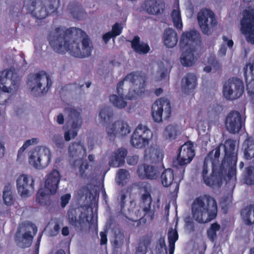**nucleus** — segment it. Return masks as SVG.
I'll return each instance as SVG.
<instances>
[{
	"mask_svg": "<svg viewBox=\"0 0 254 254\" xmlns=\"http://www.w3.org/2000/svg\"><path fill=\"white\" fill-rule=\"evenodd\" d=\"M124 238L125 236L123 233H119L115 234V240L113 243L114 247L116 248H120L124 243Z\"/></svg>",
	"mask_w": 254,
	"mask_h": 254,
	"instance_id": "45",
	"label": "nucleus"
},
{
	"mask_svg": "<svg viewBox=\"0 0 254 254\" xmlns=\"http://www.w3.org/2000/svg\"><path fill=\"white\" fill-rule=\"evenodd\" d=\"M152 137V133L146 126L139 124L135 129L131 135L130 142L136 148H143L148 145Z\"/></svg>",
	"mask_w": 254,
	"mask_h": 254,
	"instance_id": "13",
	"label": "nucleus"
},
{
	"mask_svg": "<svg viewBox=\"0 0 254 254\" xmlns=\"http://www.w3.org/2000/svg\"><path fill=\"white\" fill-rule=\"evenodd\" d=\"M178 127L177 125H170L167 126L164 131V136L168 139H176L178 135Z\"/></svg>",
	"mask_w": 254,
	"mask_h": 254,
	"instance_id": "36",
	"label": "nucleus"
},
{
	"mask_svg": "<svg viewBox=\"0 0 254 254\" xmlns=\"http://www.w3.org/2000/svg\"><path fill=\"white\" fill-rule=\"evenodd\" d=\"M223 40L224 42H226L227 46L232 48L234 45L233 41L232 39H229L228 38L225 36H223Z\"/></svg>",
	"mask_w": 254,
	"mask_h": 254,
	"instance_id": "57",
	"label": "nucleus"
},
{
	"mask_svg": "<svg viewBox=\"0 0 254 254\" xmlns=\"http://www.w3.org/2000/svg\"><path fill=\"white\" fill-rule=\"evenodd\" d=\"M138 157L136 155L128 156L127 158V163L129 165L134 166L137 164Z\"/></svg>",
	"mask_w": 254,
	"mask_h": 254,
	"instance_id": "52",
	"label": "nucleus"
},
{
	"mask_svg": "<svg viewBox=\"0 0 254 254\" xmlns=\"http://www.w3.org/2000/svg\"><path fill=\"white\" fill-rule=\"evenodd\" d=\"M157 247L158 248V251L160 253L163 252V250L164 249L166 254H167V250L164 237H161L159 239L157 242Z\"/></svg>",
	"mask_w": 254,
	"mask_h": 254,
	"instance_id": "47",
	"label": "nucleus"
},
{
	"mask_svg": "<svg viewBox=\"0 0 254 254\" xmlns=\"http://www.w3.org/2000/svg\"><path fill=\"white\" fill-rule=\"evenodd\" d=\"M147 77L146 74L141 71H135L127 74L122 80L117 84V92L119 96L113 94L110 97V101L113 105L120 109L125 108L127 103L125 99L132 100L133 96H124L123 85L125 81L129 82L133 86H138V89L144 88Z\"/></svg>",
	"mask_w": 254,
	"mask_h": 254,
	"instance_id": "4",
	"label": "nucleus"
},
{
	"mask_svg": "<svg viewBox=\"0 0 254 254\" xmlns=\"http://www.w3.org/2000/svg\"><path fill=\"white\" fill-rule=\"evenodd\" d=\"M167 70L162 71L160 75L159 79L160 80L164 79L167 76Z\"/></svg>",
	"mask_w": 254,
	"mask_h": 254,
	"instance_id": "64",
	"label": "nucleus"
},
{
	"mask_svg": "<svg viewBox=\"0 0 254 254\" xmlns=\"http://www.w3.org/2000/svg\"><path fill=\"white\" fill-rule=\"evenodd\" d=\"M241 25V32L246 41L254 45V9L244 11Z\"/></svg>",
	"mask_w": 254,
	"mask_h": 254,
	"instance_id": "15",
	"label": "nucleus"
},
{
	"mask_svg": "<svg viewBox=\"0 0 254 254\" xmlns=\"http://www.w3.org/2000/svg\"><path fill=\"white\" fill-rule=\"evenodd\" d=\"M123 28L118 23H116L112 27V31L113 34L115 37L120 35L122 32Z\"/></svg>",
	"mask_w": 254,
	"mask_h": 254,
	"instance_id": "48",
	"label": "nucleus"
},
{
	"mask_svg": "<svg viewBox=\"0 0 254 254\" xmlns=\"http://www.w3.org/2000/svg\"><path fill=\"white\" fill-rule=\"evenodd\" d=\"M254 68V66L253 64L249 63L246 64V65L244 67V73L246 78H247V76L249 72L251 74H253Z\"/></svg>",
	"mask_w": 254,
	"mask_h": 254,
	"instance_id": "50",
	"label": "nucleus"
},
{
	"mask_svg": "<svg viewBox=\"0 0 254 254\" xmlns=\"http://www.w3.org/2000/svg\"><path fill=\"white\" fill-rule=\"evenodd\" d=\"M186 229L190 232H193L194 231V225L193 221H188L186 222L185 225Z\"/></svg>",
	"mask_w": 254,
	"mask_h": 254,
	"instance_id": "55",
	"label": "nucleus"
},
{
	"mask_svg": "<svg viewBox=\"0 0 254 254\" xmlns=\"http://www.w3.org/2000/svg\"><path fill=\"white\" fill-rule=\"evenodd\" d=\"M64 112L67 115L68 122H71V129L66 131L64 134L65 141H69L77 135L78 131L82 124V120L80 112L74 108H65Z\"/></svg>",
	"mask_w": 254,
	"mask_h": 254,
	"instance_id": "10",
	"label": "nucleus"
},
{
	"mask_svg": "<svg viewBox=\"0 0 254 254\" xmlns=\"http://www.w3.org/2000/svg\"><path fill=\"white\" fill-rule=\"evenodd\" d=\"M244 92L243 81L236 77L228 79L223 88V94L227 100H232L240 97Z\"/></svg>",
	"mask_w": 254,
	"mask_h": 254,
	"instance_id": "12",
	"label": "nucleus"
},
{
	"mask_svg": "<svg viewBox=\"0 0 254 254\" xmlns=\"http://www.w3.org/2000/svg\"><path fill=\"white\" fill-rule=\"evenodd\" d=\"M107 132L110 139H114L116 136H126L130 131V127L127 123L122 120H118L112 125L107 127Z\"/></svg>",
	"mask_w": 254,
	"mask_h": 254,
	"instance_id": "20",
	"label": "nucleus"
},
{
	"mask_svg": "<svg viewBox=\"0 0 254 254\" xmlns=\"http://www.w3.org/2000/svg\"><path fill=\"white\" fill-rule=\"evenodd\" d=\"M220 155V149L219 147H217L215 149L214 159H218Z\"/></svg>",
	"mask_w": 254,
	"mask_h": 254,
	"instance_id": "63",
	"label": "nucleus"
},
{
	"mask_svg": "<svg viewBox=\"0 0 254 254\" xmlns=\"http://www.w3.org/2000/svg\"><path fill=\"white\" fill-rule=\"evenodd\" d=\"M27 84L31 88L32 94L40 96L46 94L52 85L50 76L43 71L37 73H30L27 77Z\"/></svg>",
	"mask_w": 254,
	"mask_h": 254,
	"instance_id": "8",
	"label": "nucleus"
},
{
	"mask_svg": "<svg viewBox=\"0 0 254 254\" xmlns=\"http://www.w3.org/2000/svg\"><path fill=\"white\" fill-rule=\"evenodd\" d=\"M60 0H24L23 6L37 19H43L56 12Z\"/></svg>",
	"mask_w": 254,
	"mask_h": 254,
	"instance_id": "5",
	"label": "nucleus"
},
{
	"mask_svg": "<svg viewBox=\"0 0 254 254\" xmlns=\"http://www.w3.org/2000/svg\"><path fill=\"white\" fill-rule=\"evenodd\" d=\"M5 148L4 144L0 142V158L2 157L4 154Z\"/></svg>",
	"mask_w": 254,
	"mask_h": 254,
	"instance_id": "62",
	"label": "nucleus"
},
{
	"mask_svg": "<svg viewBox=\"0 0 254 254\" xmlns=\"http://www.w3.org/2000/svg\"><path fill=\"white\" fill-rule=\"evenodd\" d=\"M38 142V139L36 138H33L31 139L27 140L25 141L23 145L20 148L18 151L17 156L19 157L21 154L23 153V152L30 145L36 144Z\"/></svg>",
	"mask_w": 254,
	"mask_h": 254,
	"instance_id": "43",
	"label": "nucleus"
},
{
	"mask_svg": "<svg viewBox=\"0 0 254 254\" xmlns=\"http://www.w3.org/2000/svg\"><path fill=\"white\" fill-rule=\"evenodd\" d=\"M34 181L33 178L27 175H21L17 178L16 186L18 193L22 197L29 196L30 191L34 190Z\"/></svg>",
	"mask_w": 254,
	"mask_h": 254,
	"instance_id": "22",
	"label": "nucleus"
},
{
	"mask_svg": "<svg viewBox=\"0 0 254 254\" xmlns=\"http://www.w3.org/2000/svg\"><path fill=\"white\" fill-rule=\"evenodd\" d=\"M101 239H100V245H106L108 242L107 239V232L106 231H102L100 233Z\"/></svg>",
	"mask_w": 254,
	"mask_h": 254,
	"instance_id": "53",
	"label": "nucleus"
},
{
	"mask_svg": "<svg viewBox=\"0 0 254 254\" xmlns=\"http://www.w3.org/2000/svg\"><path fill=\"white\" fill-rule=\"evenodd\" d=\"M220 229V226L217 223L215 222L212 224L209 228L207 231V235L208 239L214 242L217 238V232Z\"/></svg>",
	"mask_w": 254,
	"mask_h": 254,
	"instance_id": "37",
	"label": "nucleus"
},
{
	"mask_svg": "<svg viewBox=\"0 0 254 254\" xmlns=\"http://www.w3.org/2000/svg\"><path fill=\"white\" fill-rule=\"evenodd\" d=\"M225 155L218 171L212 168V173L208 176V165L205 160L203 163L201 177L204 184L211 187H220L224 179L226 186L233 190L235 187L236 179V164L237 154L235 152L236 141L231 139H227L224 144Z\"/></svg>",
	"mask_w": 254,
	"mask_h": 254,
	"instance_id": "2",
	"label": "nucleus"
},
{
	"mask_svg": "<svg viewBox=\"0 0 254 254\" xmlns=\"http://www.w3.org/2000/svg\"><path fill=\"white\" fill-rule=\"evenodd\" d=\"M62 234L64 236H67L69 234V229L67 226L64 227L62 230Z\"/></svg>",
	"mask_w": 254,
	"mask_h": 254,
	"instance_id": "60",
	"label": "nucleus"
},
{
	"mask_svg": "<svg viewBox=\"0 0 254 254\" xmlns=\"http://www.w3.org/2000/svg\"><path fill=\"white\" fill-rule=\"evenodd\" d=\"M226 52L227 47L225 45H222L218 51L219 54L221 56H224L226 55Z\"/></svg>",
	"mask_w": 254,
	"mask_h": 254,
	"instance_id": "58",
	"label": "nucleus"
},
{
	"mask_svg": "<svg viewBox=\"0 0 254 254\" xmlns=\"http://www.w3.org/2000/svg\"><path fill=\"white\" fill-rule=\"evenodd\" d=\"M118 179L119 180V184H123L128 179L129 174L128 171L125 169H120L117 173Z\"/></svg>",
	"mask_w": 254,
	"mask_h": 254,
	"instance_id": "42",
	"label": "nucleus"
},
{
	"mask_svg": "<svg viewBox=\"0 0 254 254\" xmlns=\"http://www.w3.org/2000/svg\"><path fill=\"white\" fill-rule=\"evenodd\" d=\"M245 182L247 184L252 185L254 184V174L251 167L247 168Z\"/></svg>",
	"mask_w": 254,
	"mask_h": 254,
	"instance_id": "44",
	"label": "nucleus"
},
{
	"mask_svg": "<svg viewBox=\"0 0 254 254\" xmlns=\"http://www.w3.org/2000/svg\"><path fill=\"white\" fill-rule=\"evenodd\" d=\"M42 233H41L38 238H37V241H36V243L35 244V247H36V249L37 250L38 249H39V247H40V242H41V238H42Z\"/></svg>",
	"mask_w": 254,
	"mask_h": 254,
	"instance_id": "61",
	"label": "nucleus"
},
{
	"mask_svg": "<svg viewBox=\"0 0 254 254\" xmlns=\"http://www.w3.org/2000/svg\"><path fill=\"white\" fill-rule=\"evenodd\" d=\"M240 213L246 225L250 226L254 224V204H250L243 208Z\"/></svg>",
	"mask_w": 254,
	"mask_h": 254,
	"instance_id": "30",
	"label": "nucleus"
},
{
	"mask_svg": "<svg viewBox=\"0 0 254 254\" xmlns=\"http://www.w3.org/2000/svg\"><path fill=\"white\" fill-rule=\"evenodd\" d=\"M51 154L49 149L44 148L42 150L35 149L30 152L29 162L36 169H43L50 163Z\"/></svg>",
	"mask_w": 254,
	"mask_h": 254,
	"instance_id": "18",
	"label": "nucleus"
},
{
	"mask_svg": "<svg viewBox=\"0 0 254 254\" xmlns=\"http://www.w3.org/2000/svg\"><path fill=\"white\" fill-rule=\"evenodd\" d=\"M71 198V195L69 193H66L61 197V205L64 208L68 203Z\"/></svg>",
	"mask_w": 254,
	"mask_h": 254,
	"instance_id": "49",
	"label": "nucleus"
},
{
	"mask_svg": "<svg viewBox=\"0 0 254 254\" xmlns=\"http://www.w3.org/2000/svg\"><path fill=\"white\" fill-rule=\"evenodd\" d=\"M171 16L174 26L177 28L181 29L183 27V23L180 10L173 9L171 14Z\"/></svg>",
	"mask_w": 254,
	"mask_h": 254,
	"instance_id": "40",
	"label": "nucleus"
},
{
	"mask_svg": "<svg viewBox=\"0 0 254 254\" xmlns=\"http://www.w3.org/2000/svg\"><path fill=\"white\" fill-rule=\"evenodd\" d=\"M245 158L250 160L254 157V141L250 139L246 140L244 142Z\"/></svg>",
	"mask_w": 254,
	"mask_h": 254,
	"instance_id": "35",
	"label": "nucleus"
},
{
	"mask_svg": "<svg viewBox=\"0 0 254 254\" xmlns=\"http://www.w3.org/2000/svg\"><path fill=\"white\" fill-rule=\"evenodd\" d=\"M64 117L62 113H60L57 117V122L60 125H63L64 123Z\"/></svg>",
	"mask_w": 254,
	"mask_h": 254,
	"instance_id": "59",
	"label": "nucleus"
},
{
	"mask_svg": "<svg viewBox=\"0 0 254 254\" xmlns=\"http://www.w3.org/2000/svg\"><path fill=\"white\" fill-rule=\"evenodd\" d=\"M243 125L242 116L238 111L233 110L228 114L225 120V126L230 133H238Z\"/></svg>",
	"mask_w": 254,
	"mask_h": 254,
	"instance_id": "21",
	"label": "nucleus"
},
{
	"mask_svg": "<svg viewBox=\"0 0 254 254\" xmlns=\"http://www.w3.org/2000/svg\"><path fill=\"white\" fill-rule=\"evenodd\" d=\"M17 77L14 69H7L0 71V89L4 93H9V88L7 86L8 81L14 82Z\"/></svg>",
	"mask_w": 254,
	"mask_h": 254,
	"instance_id": "24",
	"label": "nucleus"
},
{
	"mask_svg": "<svg viewBox=\"0 0 254 254\" xmlns=\"http://www.w3.org/2000/svg\"><path fill=\"white\" fill-rule=\"evenodd\" d=\"M171 114V105L168 100L161 98L156 100L152 104L151 115L154 122H162L163 116L164 120H167L170 118Z\"/></svg>",
	"mask_w": 254,
	"mask_h": 254,
	"instance_id": "14",
	"label": "nucleus"
},
{
	"mask_svg": "<svg viewBox=\"0 0 254 254\" xmlns=\"http://www.w3.org/2000/svg\"><path fill=\"white\" fill-rule=\"evenodd\" d=\"M163 42L167 48H173L178 42V36L175 31L171 28L165 29L163 34Z\"/></svg>",
	"mask_w": 254,
	"mask_h": 254,
	"instance_id": "29",
	"label": "nucleus"
},
{
	"mask_svg": "<svg viewBox=\"0 0 254 254\" xmlns=\"http://www.w3.org/2000/svg\"><path fill=\"white\" fill-rule=\"evenodd\" d=\"M68 9L74 19L80 20L83 19L86 13L83 10L81 4L78 2H70L68 6Z\"/></svg>",
	"mask_w": 254,
	"mask_h": 254,
	"instance_id": "32",
	"label": "nucleus"
},
{
	"mask_svg": "<svg viewBox=\"0 0 254 254\" xmlns=\"http://www.w3.org/2000/svg\"><path fill=\"white\" fill-rule=\"evenodd\" d=\"M68 218L69 224L80 232L86 230L88 225L89 226H91L94 223L93 212L91 214V218L90 221L88 220V215L83 214L82 213L77 218L75 210L68 211Z\"/></svg>",
	"mask_w": 254,
	"mask_h": 254,
	"instance_id": "19",
	"label": "nucleus"
},
{
	"mask_svg": "<svg viewBox=\"0 0 254 254\" xmlns=\"http://www.w3.org/2000/svg\"><path fill=\"white\" fill-rule=\"evenodd\" d=\"M150 244V240L147 238H142L137 247L135 254H146L147 248Z\"/></svg>",
	"mask_w": 254,
	"mask_h": 254,
	"instance_id": "38",
	"label": "nucleus"
},
{
	"mask_svg": "<svg viewBox=\"0 0 254 254\" xmlns=\"http://www.w3.org/2000/svg\"><path fill=\"white\" fill-rule=\"evenodd\" d=\"M130 43L131 48L133 51L140 55L146 54L150 50L148 44L140 42V37L138 36H135Z\"/></svg>",
	"mask_w": 254,
	"mask_h": 254,
	"instance_id": "28",
	"label": "nucleus"
},
{
	"mask_svg": "<svg viewBox=\"0 0 254 254\" xmlns=\"http://www.w3.org/2000/svg\"><path fill=\"white\" fill-rule=\"evenodd\" d=\"M178 151V163L176 165L180 168L182 171L181 173V178H182V174L185 173V165L190 163L195 156L193 143L190 141H187L179 148Z\"/></svg>",
	"mask_w": 254,
	"mask_h": 254,
	"instance_id": "16",
	"label": "nucleus"
},
{
	"mask_svg": "<svg viewBox=\"0 0 254 254\" xmlns=\"http://www.w3.org/2000/svg\"><path fill=\"white\" fill-rule=\"evenodd\" d=\"M179 235L177 230H171L168 232L169 254H174L175 249V243L178 240Z\"/></svg>",
	"mask_w": 254,
	"mask_h": 254,
	"instance_id": "34",
	"label": "nucleus"
},
{
	"mask_svg": "<svg viewBox=\"0 0 254 254\" xmlns=\"http://www.w3.org/2000/svg\"><path fill=\"white\" fill-rule=\"evenodd\" d=\"M69 156L74 158L86 153V149L80 142H73L68 147Z\"/></svg>",
	"mask_w": 254,
	"mask_h": 254,
	"instance_id": "33",
	"label": "nucleus"
},
{
	"mask_svg": "<svg viewBox=\"0 0 254 254\" xmlns=\"http://www.w3.org/2000/svg\"><path fill=\"white\" fill-rule=\"evenodd\" d=\"M145 192L142 194L141 199L145 206L143 208V211L145 212V216H148L150 220L154 218V212L151 210V206L152 203V198L149 192H148L146 188H144Z\"/></svg>",
	"mask_w": 254,
	"mask_h": 254,
	"instance_id": "31",
	"label": "nucleus"
},
{
	"mask_svg": "<svg viewBox=\"0 0 254 254\" xmlns=\"http://www.w3.org/2000/svg\"><path fill=\"white\" fill-rule=\"evenodd\" d=\"M126 198L127 195L125 193H123L121 194L120 197V204L121 206V210L123 209L125 207L126 203Z\"/></svg>",
	"mask_w": 254,
	"mask_h": 254,
	"instance_id": "56",
	"label": "nucleus"
},
{
	"mask_svg": "<svg viewBox=\"0 0 254 254\" xmlns=\"http://www.w3.org/2000/svg\"><path fill=\"white\" fill-rule=\"evenodd\" d=\"M217 211L215 199L208 194H204L197 197L191 204L192 217L201 224L214 219L217 216Z\"/></svg>",
	"mask_w": 254,
	"mask_h": 254,
	"instance_id": "3",
	"label": "nucleus"
},
{
	"mask_svg": "<svg viewBox=\"0 0 254 254\" xmlns=\"http://www.w3.org/2000/svg\"><path fill=\"white\" fill-rule=\"evenodd\" d=\"M200 39L199 33L195 30L186 31L182 33L180 42V47L183 49L189 47L183 52L181 57V62L184 66H191L195 64L197 60V56L195 55L196 52L195 49L191 48L190 46L193 43H196L199 41Z\"/></svg>",
	"mask_w": 254,
	"mask_h": 254,
	"instance_id": "6",
	"label": "nucleus"
},
{
	"mask_svg": "<svg viewBox=\"0 0 254 254\" xmlns=\"http://www.w3.org/2000/svg\"><path fill=\"white\" fill-rule=\"evenodd\" d=\"M138 177L141 180H155L159 175L157 168L143 163L138 166L136 171Z\"/></svg>",
	"mask_w": 254,
	"mask_h": 254,
	"instance_id": "23",
	"label": "nucleus"
},
{
	"mask_svg": "<svg viewBox=\"0 0 254 254\" xmlns=\"http://www.w3.org/2000/svg\"><path fill=\"white\" fill-rule=\"evenodd\" d=\"M113 37H115L113 35V32L109 31L103 35L102 38L105 43H107V42L110 40V39Z\"/></svg>",
	"mask_w": 254,
	"mask_h": 254,
	"instance_id": "54",
	"label": "nucleus"
},
{
	"mask_svg": "<svg viewBox=\"0 0 254 254\" xmlns=\"http://www.w3.org/2000/svg\"><path fill=\"white\" fill-rule=\"evenodd\" d=\"M99 116L103 122L107 123L113 116V111L110 107H106L100 110Z\"/></svg>",
	"mask_w": 254,
	"mask_h": 254,
	"instance_id": "41",
	"label": "nucleus"
},
{
	"mask_svg": "<svg viewBox=\"0 0 254 254\" xmlns=\"http://www.w3.org/2000/svg\"><path fill=\"white\" fill-rule=\"evenodd\" d=\"M2 196L4 202L6 205H11L13 204L14 199L12 192L10 191L9 185L5 186Z\"/></svg>",
	"mask_w": 254,
	"mask_h": 254,
	"instance_id": "39",
	"label": "nucleus"
},
{
	"mask_svg": "<svg viewBox=\"0 0 254 254\" xmlns=\"http://www.w3.org/2000/svg\"><path fill=\"white\" fill-rule=\"evenodd\" d=\"M141 7L148 13L157 14L162 12L165 8V3L157 0H145Z\"/></svg>",
	"mask_w": 254,
	"mask_h": 254,
	"instance_id": "26",
	"label": "nucleus"
},
{
	"mask_svg": "<svg viewBox=\"0 0 254 254\" xmlns=\"http://www.w3.org/2000/svg\"><path fill=\"white\" fill-rule=\"evenodd\" d=\"M197 19L200 30L203 34L210 35L217 25V20L214 12L207 8L201 9L198 13Z\"/></svg>",
	"mask_w": 254,
	"mask_h": 254,
	"instance_id": "11",
	"label": "nucleus"
},
{
	"mask_svg": "<svg viewBox=\"0 0 254 254\" xmlns=\"http://www.w3.org/2000/svg\"><path fill=\"white\" fill-rule=\"evenodd\" d=\"M61 178L60 172L55 169L47 176L44 188L40 189L37 192L36 196L37 202L42 205L48 204L50 196L55 194L58 189Z\"/></svg>",
	"mask_w": 254,
	"mask_h": 254,
	"instance_id": "7",
	"label": "nucleus"
},
{
	"mask_svg": "<svg viewBox=\"0 0 254 254\" xmlns=\"http://www.w3.org/2000/svg\"><path fill=\"white\" fill-rule=\"evenodd\" d=\"M174 169H165L161 175V182L164 187H168L175 185V191H178L179 189L180 183L183 179L184 173L182 174L181 178V169L178 166L174 165Z\"/></svg>",
	"mask_w": 254,
	"mask_h": 254,
	"instance_id": "17",
	"label": "nucleus"
},
{
	"mask_svg": "<svg viewBox=\"0 0 254 254\" xmlns=\"http://www.w3.org/2000/svg\"><path fill=\"white\" fill-rule=\"evenodd\" d=\"M37 230V226L31 222L25 221L20 224L15 234L17 244L22 248L30 247Z\"/></svg>",
	"mask_w": 254,
	"mask_h": 254,
	"instance_id": "9",
	"label": "nucleus"
},
{
	"mask_svg": "<svg viewBox=\"0 0 254 254\" xmlns=\"http://www.w3.org/2000/svg\"><path fill=\"white\" fill-rule=\"evenodd\" d=\"M48 39L55 52L60 54L69 52L76 58L90 56L93 49L85 32L76 27H70L66 30L57 27L50 32Z\"/></svg>",
	"mask_w": 254,
	"mask_h": 254,
	"instance_id": "1",
	"label": "nucleus"
},
{
	"mask_svg": "<svg viewBox=\"0 0 254 254\" xmlns=\"http://www.w3.org/2000/svg\"><path fill=\"white\" fill-rule=\"evenodd\" d=\"M89 165L87 161H83L79 167V173L81 178L87 177L86 171L89 168Z\"/></svg>",
	"mask_w": 254,
	"mask_h": 254,
	"instance_id": "46",
	"label": "nucleus"
},
{
	"mask_svg": "<svg viewBox=\"0 0 254 254\" xmlns=\"http://www.w3.org/2000/svg\"><path fill=\"white\" fill-rule=\"evenodd\" d=\"M246 89L250 95H254V79H252L249 82L247 83Z\"/></svg>",
	"mask_w": 254,
	"mask_h": 254,
	"instance_id": "51",
	"label": "nucleus"
},
{
	"mask_svg": "<svg viewBox=\"0 0 254 254\" xmlns=\"http://www.w3.org/2000/svg\"><path fill=\"white\" fill-rule=\"evenodd\" d=\"M197 85V77L194 73L189 72L182 78L181 88L182 92L186 94L192 92Z\"/></svg>",
	"mask_w": 254,
	"mask_h": 254,
	"instance_id": "25",
	"label": "nucleus"
},
{
	"mask_svg": "<svg viewBox=\"0 0 254 254\" xmlns=\"http://www.w3.org/2000/svg\"><path fill=\"white\" fill-rule=\"evenodd\" d=\"M127 151L126 149L119 148L115 153L109 162V165L113 167H119L122 166L125 163V158L127 155Z\"/></svg>",
	"mask_w": 254,
	"mask_h": 254,
	"instance_id": "27",
	"label": "nucleus"
}]
</instances>
